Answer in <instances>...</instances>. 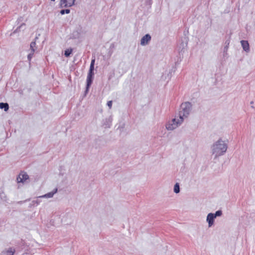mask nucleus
I'll return each mask as SVG.
<instances>
[{
    "mask_svg": "<svg viewBox=\"0 0 255 255\" xmlns=\"http://www.w3.org/2000/svg\"><path fill=\"white\" fill-rule=\"evenodd\" d=\"M227 148V144L221 139L214 142L211 146L212 154L214 155V158L224 154Z\"/></svg>",
    "mask_w": 255,
    "mask_h": 255,
    "instance_id": "f257e3e1",
    "label": "nucleus"
},
{
    "mask_svg": "<svg viewBox=\"0 0 255 255\" xmlns=\"http://www.w3.org/2000/svg\"><path fill=\"white\" fill-rule=\"evenodd\" d=\"M183 121L182 118L178 117L177 118L172 119L171 121H169L166 125V128L167 130H172L178 126H179Z\"/></svg>",
    "mask_w": 255,
    "mask_h": 255,
    "instance_id": "7ed1b4c3",
    "label": "nucleus"
},
{
    "mask_svg": "<svg viewBox=\"0 0 255 255\" xmlns=\"http://www.w3.org/2000/svg\"><path fill=\"white\" fill-rule=\"evenodd\" d=\"M34 53H32V52H31V53H30L28 56H27V58H28V60L30 61L33 56V55Z\"/></svg>",
    "mask_w": 255,
    "mask_h": 255,
    "instance_id": "6ab92c4d",
    "label": "nucleus"
},
{
    "mask_svg": "<svg viewBox=\"0 0 255 255\" xmlns=\"http://www.w3.org/2000/svg\"><path fill=\"white\" fill-rule=\"evenodd\" d=\"M92 82V78L87 77V90H88L90 86L91 85Z\"/></svg>",
    "mask_w": 255,
    "mask_h": 255,
    "instance_id": "ddd939ff",
    "label": "nucleus"
},
{
    "mask_svg": "<svg viewBox=\"0 0 255 255\" xmlns=\"http://www.w3.org/2000/svg\"><path fill=\"white\" fill-rule=\"evenodd\" d=\"M241 44H242L243 49L245 51L248 52L250 49L249 44L248 42L246 40H242L241 41Z\"/></svg>",
    "mask_w": 255,
    "mask_h": 255,
    "instance_id": "9d476101",
    "label": "nucleus"
},
{
    "mask_svg": "<svg viewBox=\"0 0 255 255\" xmlns=\"http://www.w3.org/2000/svg\"><path fill=\"white\" fill-rule=\"evenodd\" d=\"M94 68H90L89 72L88 74V76L89 77H92L93 75H94L93 71Z\"/></svg>",
    "mask_w": 255,
    "mask_h": 255,
    "instance_id": "f3484780",
    "label": "nucleus"
},
{
    "mask_svg": "<svg viewBox=\"0 0 255 255\" xmlns=\"http://www.w3.org/2000/svg\"><path fill=\"white\" fill-rule=\"evenodd\" d=\"M75 0H60V6L61 8L71 7L74 4Z\"/></svg>",
    "mask_w": 255,
    "mask_h": 255,
    "instance_id": "20e7f679",
    "label": "nucleus"
},
{
    "mask_svg": "<svg viewBox=\"0 0 255 255\" xmlns=\"http://www.w3.org/2000/svg\"><path fill=\"white\" fill-rule=\"evenodd\" d=\"M15 252V250L14 248L10 247L3 250L1 252V255H13Z\"/></svg>",
    "mask_w": 255,
    "mask_h": 255,
    "instance_id": "0eeeda50",
    "label": "nucleus"
},
{
    "mask_svg": "<svg viewBox=\"0 0 255 255\" xmlns=\"http://www.w3.org/2000/svg\"><path fill=\"white\" fill-rule=\"evenodd\" d=\"M9 106L7 103H0V109H4V111H7L8 110Z\"/></svg>",
    "mask_w": 255,
    "mask_h": 255,
    "instance_id": "9b49d317",
    "label": "nucleus"
},
{
    "mask_svg": "<svg viewBox=\"0 0 255 255\" xmlns=\"http://www.w3.org/2000/svg\"><path fill=\"white\" fill-rule=\"evenodd\" d=\"M70 9H62L61 11H60V13L61 14H64L65 13H70Z\"/></svg>",
    "mask_w": 255,
    "mask_h": 255,
    "instance_id": "a211bd4d",
    "label": "nucleus"
},
{
    "mask_svg": "<svg viewBox=\"0 0 255 255\" xmlns=\"http://www.w3.org/2000/svg\"><path fill=\"white\" fill-rule=\"evenodd\" d=\"M95 59H93L91 61L90 68H94Z\"/></svg>",
    "mask_w": 255,
    "mask_h": 255,
    "instance_id": "aec40b11",
    "label": "nucleus"
},
{
    "mask_svg": "<svg viewBox=\"0 0 255 255\" xmlns=\"http://www.w3.org/2000/svg\"><path fill=\"white\" fill-rule=\"evenodd\" d=\"M215 217L213 213H209L207 216V222L208 223L209 227H211L214 224Z\"/></svg>",
    "mask_w": 255,
    "mask_h": 255,
    "instance_id": "6e6552de",
    "label": "nucleus"
},
{
    "mask_svg": "<svg viewBox=\"0 0 255 255\" xmlns=\"http://www.w3.org/2000/svg\"><path fill=\"white\" fill-rule=\"evenodd\" d=\"M107 105L109 107V108L111 109L112 107V101H108L107 103Z\"/></svg>",
    "mask_w": 255,
    "mask_h": 255,
    "instance_id": "412c9836",
    "label": "nucleus"
},
{
    "mask_svg": "<svg viewBox=\"0 0 255 255\" xmlns=\"http://www.w3.org/2000/svg\"><path fill=\"white\" fill-rule=\"evenodd\" d=\"M222 214V212L221 210H218L216 212L215 214H213L215 218H216L217 217L221 216Z\"/></svg>",
    "mask_w": 255,
    "mask_h": 255,
    "instance_id": "dca6fc26",
    "label": "nucleus"
},
{
    "mask_svg": "<svg viewBox=\"0 0 255 255\" xmlns=\"http://www.w3.org/2000/svg\"><path fill=\"white\" fill-rule=\"evenodd\" d=\"M151 36L149 34H146L143 36L140 40V44L142 46L146 45L148 44L151 40Z\"/></svg>",
    "mask_w": 255,
    "mask_h": 255,
    "instance_id": "423d86ee",
    "label": "nucleus"
},
{
    "mask_svg": "<svg viewBox=\"0 0 255 255\" xmlns=\"http://www.w3.org/2000/svg\"><path fill=\"white\" fill-rule=\"evenodd\" d=\"M29 178L27 174L24 172H21L18 175L17 178V181L18 183H24Z\"/></svg>",
    "mask_w": 255,
    "mask_h": 255,
    "instance_id": "39448f33",
    "label": "nucleus"
},
{
    "mask_svg": "<svg viewBox=\"0 0 255 255\" xmlns=\"http://www.w3.org/2000/svg\"><path fill=\"white\" fill-rule=\"evenodd\" d=\"M174 192L178 193L180 192V187L178 183H176L174 187Z\"/></svg>",
    "mask_w": 255,
    "mask_h": 255,
    "instance_id": "4468645a",
    "label": "nucleus"
},
{
    "mask_svg": "<svg viewBox=\"0 0 255 255\" xmlns=\"http://www.w3.org/2000/svg\"><path fill=\"white\" fill-rule=\"evenodd\" d=\"M57 192V189L56 188L53 191L49 192L44 195L41 196L39 197L40 198H52L53 196V195Z\"/></svg>",
    "mask_w": 255,
    "mask_h": 255,
    "instance_id": "1a4fd4ad",
    "label": "nucleus"
},
{
    "mask_svg": "<svg viewBox=\"0 0 255 255\" xmlns=\"http://www.w3.org/2000/svg\"><path fill=\"white\" fill-rule=\"evenodd\" d=\"M162 79H164V76H163V75L162 76Z\"/></svg>",
    "mask_w": 255,
    "mask_h": 255,
    "instance_id": "4be33fe9",
    "label": "nucleus"
},
{
    "mask_svg": "<svg viewBox=\"0 0 255 255\" xmlns=\"http://www.w3.org/2000/svg\"><path fill=\"white\" fill-rule=\"evenodd\" d=\"M30 48L32 53H34L36 49V43L35 41H33L30 43Z\"/></svg>",
    "mask_w": 255,
    "mask_h": 255,
    "instance_id": "f8f14e48",
    "label": "nucleus"
},
{
    "mask_svg": "<svg viewBox=\"0 0 255 255\" xmlns=\"http://www.w3.org/2000/svg\"><path fill=\"white\" fill-rule=\"evenodd\" d=\"M192 105L190 102H187L182 103L180 106V111L179 112V118H182L184 121L185 118H187L190 114L191 111Z\"/></svg>",
    "mask_w": 255,
    "mask_h": 255,
    "instance_id": "f03ea898",
    "label": "nucleus"
},
{
    "mask_svg": "<svg viewBox=\"0 0 255 255\" xmlns=\"http://www.w3.org/2000/svg\"><path fill=\"white\" fill-rule=\"evenodd\" d=\"M72 48H70V49H66L65 51V53H64V55L66 57H68L70 56V55L71 54V53L72 52Z\"/></svg>",
    "mask_w": 255,
    "mask_h": 255,
    "instance_id": "2eb2a0df",
    "label": "nucleus"
},
{
    "mask_svg": "<svg viewBox=\"0 0 255 255\" xmlns=\"http://www.w3.org/2000/svg\"><path fill=\"white\" fill-rule=\"evenodd\" d=\"M51 1H55V0H51Z\"/></svg>",
    "mask_w": 255,
    "mask_h": 255,
    "instance_id": "5701e85b",
    "label": "nucleus"
}]
</instances>
